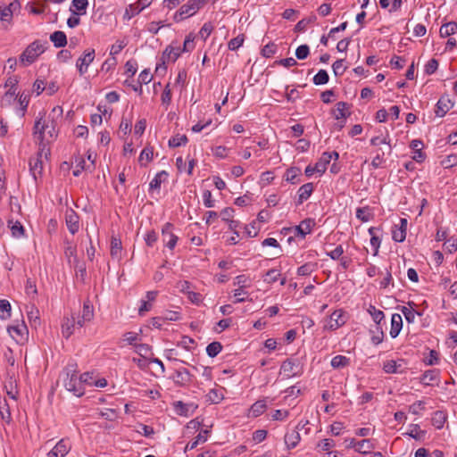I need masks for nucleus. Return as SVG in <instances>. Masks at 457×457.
<instances>
[{"label": "nucleus", "mask_w": 457, "mask_h": 457, "mask_svg": "<svg viewBox=\"0 0 457 457\" xmlns=\"http://www.w3.org/2000/svg\"><path fill=\"white\" fill-rule=\"evenodd\" d=\"M59 381L66 390L71 392L76 396H81L85 393V388L81 386L77 364H68L60 373Z\"/></svg>", "instance_id": "obj_2"}, {"label": "nucleus", "mask_w": 457, "mask_h": 457, "mask_svg": "<svg viewBox=\"0 0 457 457\" xmlns=\"http://www.w3.org/2000/svg\"><path fill=\"white\" fill-rule=\"evenodd\" d=\"M195 36L192 33H189L184 41L183 47L181 48L182 53L184 52H191L195 48Z\"/></svg>", "instance_id": "obj_54"}, {"label": "nucleus", "mask_w": 457, "mask_h": 457, "mask_svg": "<svg viewBox=\"0 0 457 457\" xmlns=\"http://www.w3.org/2000/svg\"><path fill=\"white\" fill-rule=\"evenodd\" d=\"M329 79L328 74L325 70H320L318 73L313 77V83L315 85H324L328 83Z\"/></svg>", "instance_id": "obj_50"}, {"label": "nucleus", "mask_w": 457, "mask_h": 457, "mask_svg": "<svg viewBox=\"0 0 457 457\" xmlns=\"http://www.w3.org/2000/svg\"><path fill=\"white\" fill-rule=\"evenodd\" d=\"M172 228H173V225L171 223H166L164 224V226L162 227V240L165 244V245L170 248V250H172L177 242H178V237L176 235L173 234L172 232Z\"/></svg>", "instance_id": "obj_13"}, {"label": "nucleus", "mask_w": 457, "mask_h": 457, "mask_svg": "<svg viewBox=\"0 0 457 457\" xmlns=\"http://www.w3.org/2000/svg\"><path fill=\"white\" fill-rule=\"evenodd\" d=\"M191 374L186 368L179 369L175 371L173 379L179 386H186L191 382Z\"/></svg>", "instance_id": "obj_18"}, {"label": "nucleus", "mask_w": 457, "mask_h": 457, "mask_svg": "<svg viewBox=\"0 0 457 457\" xmlns=\"http://www.w3.org/2000/svg\"><path fill=\"white\" fill-rule=\"evenodd\" d=\"M385 154L386 153L384 151H382L381 149L377 150L376 155L371 162V165L374 169L379 168L381 166V164L385 162V159H384Z\"/></svg>", "instance_id": "obj_58"}, {"label": "nucleus", "mask_w": 457, "mask_h": 457, "mask_svg": "<svg viewBox=\"0 0 457 457\" xmlns=\"http://www.w3.org/2000/svg\"><path fill=\"white\" fill-rule=\"evenodd\" d=\"M332 69H333V71L335 73L336 76H341L344 74V72L346 70V67L344 66V60L343 59H340V60H337L333 65H332Z\"/></svg>", "instance_id": "obj_64"}, {"label": "nucleus", "mask_w": 457, "mask_h": 457, "mask_svg": "<svg viewBox=\"0 0 457 457\" xmlns=\"http://www.w3.org/2000/svg\"><path fill=\"white\" fill-rule=\"evenodd\" d=\"M453 106V103L448 97L442 96L436 104L435 113L438 117H444Z\"/></svg>", "instance_id": "obj_16"}, {"label": "nucleus", "mask_w": 457, "mask_h": 457, "mask_svg": "<svg viewBox=\"0 0 457 457\" xmlns=\"http://www.w3.org/2000/svg\"><path fill=\"white\" fill-rule=\"evenodd\" d=\"M76 326V317L71 315V317H65L62 323V334L65 338H69L75 330Z\"/></svg>", "instance_id": "obj_17"}, {"label": "nucleus", "mask_w": 457, "mask_h": 457, "mask_svg": "<svg viewBox=\"0 0 457 457\" xmlns=\"http://www.w3.org/2000/svg\"><path fill=\"white\" fill-rule=\"evenodd\" d=\"M401 311H402L403 314L404 315L405 320L409 323H411L415 320L417 312L412 308H408L406 306H403L401 308Z\"/></svg>", "instance_id": "obj_63"}, {"label": "nucleus", "mask_w": 457, "mask_h": 457, "mask_svg": "<svg viewBox=\"0 0 457 457\" xmlns=\"http://www.w3.org/2000/svg\"><path fill=\"white\" fill-rule=\"evenodd\" d=\"M446 419L447 416L445 411H436L432 415L431 422L436 428L440 429L444 427Z\"/></svg>", "instance_id": "obj_30"}, {"label": "nucleus", "mask_w": 457, "mask_h": 457, "mask_svg": "<svg viewBox=\"0 0 457 457\" xmlns=\"http://www.w3.org/2000/svg\"><path fill=\"white\" fill-rule=\"evenodd\" d=\"M207 1L208 0H188L187 4L181 5L179 11L176 12L174 20L180 21L195 15Z\"/></svg>", "instance_id": "obj_5"}, {"label": "nucleus", "mask_w": 457, "mask_h": 457, "mask_svg": "<svg viewBox=\"0 0 457 457\" xmlns=\"http://www.w3.org/2000/svg\"><path fill=\"white\" fill-rule=\"evenodd\" d=\"M310 54V48L307 45H302L295 50V56L299 60H304Z\"/></svg>", "instance_id": "obj_62"}, {"label": "nucleus", "mask_w": 457, "mask_h": 457, "mask_svg": "<svg viewBox=\"0 0 457 457\" xmlns=\"http://www.w3.org/2000/svg\"><path fill=\"white\" fill-rule=\"evenodd\" d=\"M406 435L414 438L415 440H421L425 436L426 431L421 430L420 425L411 424L410 426V430L406 433Z\"/></svg>", "instance_id": "obj_35"}, {"label": "nucleus", "mask_w": 457, "mask_h": 457, "mask_svg": "<svg viewBox=\"0 0 457 457\" xmlns=\"http://www.w3.org/2000/svg\"><path fill=\"white\" fill-rule=\"evenodd\" d=\"M383 370L386 373L388 374H394V373H403L405 367H404V361L400 360H389L384 362L383 364Z\"/></svg>", "instance_id": "obj_14"}, {"label": "nucleus", "mask_w": 457, "mask_h": 457, "mask_svg": "<svg viewBox=\"0 0 457 457\" xmlns=\"http://www.w3.org/2000/svg\"><path fill=\"white\" fill-rule=\"evenodd\" d=\"M356 217L362 222L369 221L372 217V214L370 212V207L365 206L357 208Z\"/></svg>", "instance_id": "obj_44"}, {"label": "nucleus", "mask_w": 457, "mask_h": 457, "mask_svg": "<svg viewBox=\"0 0 457 457\" xmlns=\"http://www.w3.org/2000/svg\"><path fill=\"white\" fill-rule=\"evenodd\" d=\"M11 317V304L7 300H0V319L7 320Z\"/></svg>", "instance_id": "obj_43"}, {"label": "nucleus", "mask_w": 457, "mask_h": 457, "mask_svg": "<svg viewBox=\"0 0 457 457\" xmlns=\"http://www.w3.org/2000/svg\"><path fill=\"white\" fill-rule=\"evenodd\" d=\"M25 292L26 294L34 298L37 294V286H36V282L31 279V278H28L27 279V282H26V286H25Z\"/></svg>", "instance_id": "obj_53"}, {"label": "nucleus", "mask_w": 457, "mask_h": 457, "mask_svg": "<svg viewBox=\"0 0 457 457\" xmlns=\"http://www.w3.org/2000/svg\"><path fill=\"white\" fill-rule=\"evenodd\" d=\"M62 113V109L60 106L54 107L49 115H46V112H39L33 128L34 138L38 146H48L49 143L56 138L57 124L54 120V114L60 116Z\"/></svg>", "instance_id": "obj_1"}, {"label": "nucleus", "mask_w": 457, "mask_h": 457, "mask_svg": "<svg viewBox=\"0 0 457 457\" xmlns=\"http://www.w3.org/2000/svg\"><path fill=\"white\" fill-rule=\"evenodd\" d=\"M153 0H137V3L129 4L124 12L123 19L130 20L140 13L145 8L152 4Z\"/></svg>", "instance_id": "obj_9"}, {"label": "nucleus", "mask_w": 457, "mask_h": 457, "mask_svg": "<svg viewBox=\"0 0 457 457\" xmlns=\"http://www.w3.org/2000/svg\"><path fill=\"white\" fill-rule=\"evenodd\" d=\"M82 317L84 320H91L94 318V308L89 301L83 304Z\"/></svg>", "instance_id": "obj_49"}, {"label": "nucleus", "mask_w": 457, "mask_h": 457, "mask_svg": "<svg viewBox=\"0 0 457 457\" xmlns=\"http://www.w3.org/2000/svg\"><path fill=\"white\" fill-rule=\"evenodd\" d=\"M50 40L55 47H63L67 45V37L63 31L57 30L51 34Z\"/></svg>", "instance_id": "obj_28"}, {"label": "nucleus", "mask_w": 457, "mask_h": 457, "mask_svg": "<svg viewBox=\"0 0 457 457\" xmlns=\"http://www.w3.org/2000/svg\"><path fill=\"white\" fill-rule=\"evenodd\" d=\"M95 59V49H87L84 54L78 59L76 67L80 75L85 74L87 71V68Z\"/></svg>", "instance_id": "obj_11"}, {"label": "nucleus", "mask_w": 457, "mask_h": 457, "mask_svg": "<svg viewBox=\"0 0 457 457\" xmlns=\"http://www.w3.org/2000/svg\"><path fill=\"white\" fill-rule=\"evenodd\" d=\"M252 279L246 275H238L235 278L234 285L245 289L251 286Z\"/></svg>", "instance_id": "obj_45"}, {"label": "nucleus", "mask_w": 457, "mask_h": 457, "mask_svg": "<svg viewBox=\"0 0 457 457\" xmlns=\"http://www.w3.org/2000/svg\"><path fill=\"white\" fill-rule=\"evenodd\" d=\"M212 30V24L211 22H205L199 31V37H201L203 40L205 41L207 37L211 35Z\"/></svg>", "instance_id": "obj_60"}, {"label": "nucleus", "mask_w": 457, "mask_h": 457, "mask_svg": "<svg viewBox=\"0 0 457 457\" xmlns=\"http://www.w3.org/2000/svg\"><path fill=\"white\" fill-rule=\"evenodd\" d=\"M277 51V46L274 43H269L262 49V55L266 58L271 57Z\"/></svg>", "instance_id": "obj_59"}, {"label": "nucleus", "mask_w": 457, "mask_h": 457, "mask_svg": "<svg viewBox=\"0 0 457 457\" xmlns=\"http://www.w3.org/2000/svg\"><path fill=\"white\" fill-rule=\"evenodd\" d=\"M181 54L182 51L179 46H168L162 55V64H160L156 67V72H158L161 69L165 71L166 67L164 64L168 62H175Z\"/></svg>", "instance_id": "obj_7"}, {"label": "nucleus", "mask_w": 457, "mask_h": 457, "mask_svg": "<svg viewBox=\"0 0 457 457\" xmlns=\"http://www.w3.org/2000/svg\"><path fill=\"white\" fill-rule=\"evenodd\" d=\"M392 237L395 242H403L406 237L405 228H397L395 227L392 231Z\"/></svg>", "instance_id": "obj_61"}, {"label": "nucleus", "mask_w": 457, "mask_h": 457, "mask_svg": "<svg viewBox=\"0 0 457 457\" xmlns=\"http://www.w3.org/2000/svg\"><path fill=\"white\" fill-rule=\"evenodd\" d=\"M402 328H403L402 316L398 313H394L391 317V328H390L391 337L395 338L399 335Z\"/></svg>", "instance_id": "obj_20"}, {"label": "nucleus", "mask_w": 457, "mask_h": 457, "mask_svg": "<svg viewBox=\"0 0 457 457\" xmlns=\"http://www.w3.org/2000/svg\"><path fill=\"white\" fill-rule=\"evenodd\" d=\"M71 449L69 439H61L47 453V457H65Z\"/></svg>", "instance_id": "obj_12"}, {"label": "nucleus", "mask_w": 457, "mask_h": 457, "mask_svg": "<svg viewBox=\"0 0 457 457\" xmlns=\"http://www.w3.org/2000/svg\"><path fill=\"white\" fill-rule=\"evenodd\" d=\"M244 40L245 38L243 35H238L237 37L230 39L228 44V49L231 51L237 50L243 45Z\"/></svg>", "instance_id": "obj_56"}, {"label": "nucleus", "mask_w": 457, "mask_h": 457, "mask_svg": "<svg viewBox=\"0 0 457 457\" xmlns=\"http://www.w3.org/2000/svg\"><path fill=\"white\" fill-rule=\"evenodd\" d=\"M122 250L121 241L117 237H112L111 241V255L115 258H119L120 256Z\"/></svg>", "instance_id": "obj_41"}, {"label": "nucleus", "mask_w": 457, "mask_h": 457, "mask_svg": "<svg viewBox=\"0 0 457 457\" xmlns=\"http://www.w3.org/2000/svg\"><path fill=\"white\" fill-rule=\"evenodd\" d=\"M373 445L369 439H363L356 443L355 449L361 453L366 454L373 449Z\"/></svg>", "instance_id": "obj_40"}, {"label": "nucleus", "mask_w": 457, "mask_h": 457, "mask_svg": "<svg viewBox=\"0 0 457 457\" xmlns=\"http://www.w3.org/2000/svg\"><path fill=\"white\" fill-rule=\"evenodd\" d=\"M435 381H439V371L437 370H427L420 378V383L425 386L433 385Z\"/></svg>", "instance_id": "obj_24"}, {"label": "nucleus", "mask_w": 457, "mask_h": 457, "mask_svg": "<svg viewBox=\"0 0 457 457\" xmlns=\"http://www.w3.org/2000/svg\"><path fill=\"white\" fill-rule=\"evenodd\" d=\"M313 184L312 183H306L303 184L302 187H300L298 190V199H297V204H302L304 201H306L312 194L313 192Z\"/></svg>", "instance_id": "obj_21"}, {"label": "nucleus", "mask_w": 457, "mask_h": 457, "mask_svg": "<svg viewBox=\"0 0 457 457\" xmlns=\"http://www.w3.org/2000/svg\"><path fill=\"white\" fill-rule=\"evenodd\" d=\"M330 364L334 369H342L350 364V359L344 355H336L332 358Z\"/></svg>", "instance_id": "obj_32"}, {"label": "nucleus", "mask_w": 457, "mask_h": 457, "mask_svg": "<svg viewBox=\"0 0 457 457\" xmlns=\"http://www.w3.org/2000/svg\"><path fill=\"white\" fill-rule=\"evenodd\" d=\"M301 175V170L297 167H291L290 169L287 170L285 177L286 180L295 184L298 182L297 179Z\"/></svg>", "instance_id": "obj_37"}, {"label": "nucleus", "mask_w": 457, "mask_h": 457, "mask_svg": "<svg viewBox=\"0 0 457 457\" xmlns=\"http://www.w3.org/2000/svg\"><path fill=\"white\" fill-rule=\"evenodd\" d=\"M457 32V22L450 21L441 26L439 33L442 37H450Z\"/></svg>", "instance_id": "obj_31"}, {"label": "nucleus", "mask_w": 457, "mask_h": 457, "mask_svg": "<svg viewBox=\"0 0 457 457\" xmlns=\"http://www.w3.org/2000/svg\"><path fill=\"white\" fill-rule=\"evenodd\" d=\"M222 350V345L218 342V341H214L211 344H209L206 347V353L208 354V356L213 358L215 356H217Z\"/></svg>", "instance_id": "obj_42"}, {"label": "nucleus", "mask_w": 457, "mask_h": 457, "mask_svg": "<svg viewBox=\"0 0 457 457\" xmlns=\"http://www.w3.org/2000/svg\"><path fill=\"white\" fill-rule=\"evenodd\" d=\"M330 162V155H328V152H325L322 154L320 159L316 162V171L317 173H324L327 170V165Z\"/></svg>", "instance_id": "obj_33"}, {"label": "nucleus", "mask_w": 457, "mask_h": 457, "mask_svg": "<svg viewBox=\"0 0 457 457\" xmlns=\"http://www.w3.org/2000/svg\"><path fill=\"white\" fill-rule=\"evenodd\" d=\"M210 433L209 429H204L202 430L197 436L195 438V440L189 442L186 447L185 452L191 451L195 449L200 443H204L207 441L208 435Z\"/></svg>", "instance_id": "obj_25"}, {"label": "nucleus", "mask_w": 457, "mask_h": 457, "mask_svg": "<svg viewBox=\"0 0 457 457\" xmlns=\"http://www.w3.org/2000/svg\"><path fill=\"white\" fill-rule=\"evenodd\" d=\"M207 397L212 403H219L223 399V394L220 389H212L208 393Z\"/></svg>", "instance_id": "obj_51"}, {"label": "nucleus", "mask_w": 457, "mask_h": 457, "mask_svg": "<svg viewBox=\"0 0 457 457\" xmlns=\"http://www.w3.org/2000/svg\"><path fill=\"white\" fill-rule=\"evenodd\" d=\"M140 340L139 335L137 333L129 331L126 332L123 335V341L127 342L130 345H137V342Z\"/></svg>", "instance_id": "obj_57"}, {"label": "nucleus", "mask_w": 457, "mask_h": 457, "mask_svg": "<svg viewBox=\"0 0 457 457\" xmlns=\"http://www.w3.org/2000/svg\"><path fill=\"white\" fill-rule=\"evenodd\" d=\"M64 254L70 264L77 263V248L71 242H66Z\"/></svg>", "instance_id": "obj_29"}, {"label": "nucleus", "mask_w": 457, "mask_h": 457, "mask_svg": "<svg viewBox=\"0 0 457 457\" xmlns=\"http://www.w3.org/2000/svg\"><path fill=\"white\" fill-rule=\"evenodd\" d=\"M65 220H66L67 228L72 235H74L76 232L79 231V216L77 215V213L74 211L70 210V211L66 212Z\"/></svg>", "instance_id": "obj_15"}, {"label": "nucleus", "mask_w": 457, "mask_h": 457, "mask_svg": "<svg viewBox=\"0 0 457 457\" xmlns=\"http://www.w3.org/2000/svg\"><path fill=\"white\" fill-rule=\"evenodd\" d=\"M266 408V402L264 400H259L251 406L250 411L253 417H258L265 411Z\"/></svg>", "instance_id": "obj_38"}, {"label": "nucleus", "mask_w": 457, "mask_h": 457, "mask_svg": "<svg viewBox=\"0 0 457 457\" xmlns=\"http://www.w3.org/2000/svg\"><path fill=\"white\" fill-rule=\"evenodd\" d=\"M368 312L371 315L377 326H379L381 320L384 319V313L380 310H377L375 306L370 305Z\"/></svg>", "instance_id": "obj_47"}, {"label": "nucleus", "mask_w": 457, "mask_h": 457, "mask_svg": "<svg viewBox=\"0 0 457 457\" xmlns=\"http://www.w3.org/2000/svg\"><path fill=\"white\" fill-rule=\"evenodd\" d=\"M317 269L316 263L308 262L297 269V274L299 276H308L311 275Z\"/></svg>", "instance_id": "obj_46"}, {"label": "nucleus", "mask_w": 457, "mask_h": 457, "mask_svg": "<svg viewBox=\"0 0 457 457\" xmlns=\"http://www.w3.org/2000/svg\"><path fill=\"white\" fill-rule=\"evenodd\" d=\"M168 172L165 170H162L158 172L155 177L152 179L149 184L150 190H159L162 183L165 182L168 179Z\"/></svg>", "instance_id": "obj_27"}, {"label": "nucleus", "mask_w": 457, "mask_h": 457, "mask_svg": "<svg viewBox=\"0 0 457 457\" xmlns=\"http://www.w3.org/2000/svg\"><path fill=\"white\" fill-rule=\"evenodd\" d=\"M387 137H388V136L385 137H374L370 139V145L373 146H378L380 145H388L387 154H391V145H390V141L387 140Z\"/></svg>", "instance_id": "obj_52"}, {"label": "nucleus", "mask_w": 457, "mask_h": 457, "mask_svg": "<svg viewBox=\"0 0 457 457\" xmlns=\"http://www.w3.org/2000/svg\"><path fill=\"white\" fill-rule=\"evenodd\" d=\"M8 227L11 229L12 235L15 237H21L24 235V228L20 221H8Z\"/></svg>", "instance_id": "obj_34"}, {"label": "nucleus", "mask_w": 457, "mask_h": 457, "mask_svg": "<svg viewBox=\"0 0 457 457\" xmlns=\"http://www.w3.org/2000/svg\"><path fill=\"white\" fill-rule=\"evenodd\" d=\"M301 440L300 434L297 430H292L285 435L284 441L287 449H293L297 446Z\"/></svg>", "instance_id": "obj_23"}, {"label": "nucleus", "mask_w": 457, "mask_h": 457, "mask_svg": "<svg viewBox=\"0 0 457 457\" xmlns=\"http://www.w3.org/2000/svg\"><path fill=\"white\" fill-rule=\"evenodd\" d=\"M332 113L337 120L345 119L346 116L350 114L348 112V104L345 102H338Z\"/></svg>", "instance_id": "obj_26"}, {"label": "nucleus", "mask_w": 457, "mask_h": 457, "mask_svg": "<svg viewBox=\"0 0 457 457\" xmlns=\"http://www.w3.org/2000/svg\"><path fill=\"white\" fill-rule=\"evenodd\" d=\"M345 322V312L341 309L336 310L331 313L329 319L327 320L326 324L324 325V328L336 330L342 327Z\"/></svg>", "instance_id": "obj_8"}, {"label": "nucleus", "mask_w": 457, "mask_h": 457, "mask_svg": "<svg viewBox=\"0 0 457 457\" xmlns=\"http://www.w3.org/2000/svg\"><path fill=\"white\" fill-rule=\"evenodd\" d=\"M87 6V0H72L70 11L72 14L80 16L86 14Z\"/></svg>", "instance_id": "obj_19"}, {"label": "nucleus", "mask_w": 457, "mask_h": 457, "mask_svg": "<svg viewBox=\"0 0 457 457\" xmlns=\"http://www.w3.org/2000/svg\"><path fill=\"white\" fill-rule=\"evenodd\" d=\"M265 276L266 278H264V281L269 284H271L278 279V278L280 277V271L276 269H270L266 272Z\"/></svg>", "instance_id": "obj_55"}, {"label": "nucleus", "mask_w": 457, "mask_h": 457, "mask_svg": "<svg viewBox=\"0 0 457 457\" xmlns=\"http://www.w3.org/2000/svg\"><path fill=\"white\" fill-rule=\"evenodd\" d=\"M50 154L49 146H38V152L37 155L29 159V170L35 180H37V178H40L42 175L44 166L43 158L47 161Z\"/></svg>", "instance_id": "obj_3"}, {"label": "nucleus", "mask_w": 457, "mask_h": 457, "mask_svg": "<svg viewBox=\"0 0 457 457\" xmlns=\"http://www.w3.org/2000/svg\"><path fill=\"white\" fill-rule=\"evenodd\" d=\"M422 145V142L417 139L412 140L410 145V147L414 151L412 159L417 162H422L426 158V154L421 150Z\"/></svg>", "instance_id": "obj_22"}, {"label": "nucleus", "mask_w": 457, "mask_h": 457, "mask_svg": "<svg viewBox=\"0 0 457 457\" xmlns=\"http://www.w3.org/2000/svg\"><path fill=\"white\" fill-rule=\"evenodd\" d=\"M153 156H154V150H153V147H150V146H145L140 155H139V158H138V162L140 163L141 166H145L146 164L144 163V161L145 160L146 162H149L153 160Z\"/></svg>", "instance_id": "obj_39"}, {"label": "nucleus", "mask_w": 457, "mask_h": 457, "mask_svg": "<svg viewBox=\"0 0 457 457\" xmlns=\"http://www.w3.org/2000/svg\"><path fill=\"white\" fill-rule=\"evenodd\" d=\"M187 142V137L186 135H176L174 137H172L170 140H169V146L170 147H179L182 145H185L186 143Z\"/></svg>", "instance_id": "obj_48"}, {"label": "nucleus", "mask_w": 457, "mask_h": 457, "mask_svg": "<svg viewBox=\"0 0 457 457\" xmlns=\"http://www.w3.org/2000/svg\"><path fill=\"white\" fill-rule=\"evenodd\" d=\"M175 412L179 416L187 417L189 415V408L191 404L184 403L181 401H177L173 403Z\"/></svg>", "instance_id": "obj_36"}, {"label": "nucleus", "mask_w": 457, "mask_h": 457, "mask_svg": "<svg viewBox=\"0 0 457 457\" xmlns=\"http://www.w3.org/2000/svg\"><path fill=\"white\" fill-rule=\"evenodd\" d=\"M302 371V367L297 360L287 359L282 362L280 367V373L287 378L300 376Z\"/></svg>", "instance_id": "obj_6"}, {"label": "nucleus", "mask_w": 457, "mask_h": 457, "mask_svg": "<svg viewBox=\"0 0 457 457\" xmlns=\"http://www.w3.org/2000/svg\"><path fill=\"white\" fill-rule=\"evenodd\" d=\"M45 44H46V42L43 43L40 40H35L29 45L20 56L21 63L25 66L33 63L37 58L45 52Z\"/></svg>", "instance_id": "obj_4"}, {"label": "nucleus", "mask_w": 457, "mask_h": 457, "mask_svg": "<svg viewBox=\"0 0 457 457\" xmlns=\"http://www.w3.org/2000/svg\"><path fill=\"white\" fill-rule=\"evenodd\" d=\"M7 330L17 343L23 342L28 336V328L23 321L9 326Z\"/></svg>", "instance_id": "obj_10"}]
</instances>
